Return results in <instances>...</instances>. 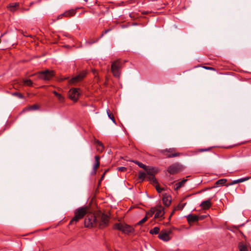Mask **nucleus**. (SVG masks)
<instances>
[{
    "mask_svg": "<svg viewBox=\"0 0 251 251\" xmlns=\"http://www.w3.org/2000/svg\"><path fill=\"white\" fill-rule=\"evenodd\" d=\"M75 216L70 221L69 225L76 224L80 220L83 218L87 213L86 207H80L75 210Z\"/></svg>",
    "mask_w": 251,
    "mask_h": 251,
    "instance_id": "obj_2",
    "label": "nucleus"
},
{
    "mask_svg": "<svg viewBox=\"0 0 251 251\" xmlns=\"http://www.w3.org/2000/svg\"><path fill=\"white\" fill-rule=\"evenodd\" d=\"M105 175V173H103L102 174V176H101V177L100 178V181H102Z\"/></svg>",
    "mask_w": 251,
    "mask_h": 251,
    "instance_id": "obj_47",
    "label": "nucleus"
},
{
    "mask_svg": "<svg viewBox=\"0 0 251 251\" xmlns=\"http://www.w3.org/2000/svg\"><path fill=\"white\" fill-rule=\"evenodd\" d=\"M211 198H209L207 200L203 201L201 203L200 206L203 210H207L211 207L212 203L211 202Z\"/></svg>",
    "mask_w": 251,
    "mask_h": 251,
    "instance_id": "obj_16",
    "label": "nucleus"
},
{
    "mask_svg": "<svg viewBox=\"0 0 251 251\" xmlns=\"http://www.w3.org/2000/svg\"><path fill=\"white\" fill-rule=\"evenodd\" d=\"M226 181H227L226 179H225V178L220 179L217 180L215 182V184L216 186H213L211 187H209V188H207L205 189V190L210 189H212L213 188H214V187H215L216 186H218L224 185L226 184Z\"/></svg>",
    "mask_w": 251,
    "mask_h": 251,
    "instance_id": "obj_20",
    "label": "nucleus"
},
{
    "mask_svg": "<svg viewBox=\"0 0 251 251\" xmlns=\"http://www.w3.org/2000/svg\"><path fill=\"white\" fill-rule=\"evenodd\" d=\"M211 148H208L207 149H198V152H203V151H210L211 150Z\"/></svg>",
    "mask_w": 251,
    "mask_h": 251,
    "instance_id": "obj_43",
    "label": "nucleus"
},
{
    "mask_svg": "<svg viewBox=\"0 0 251 251\" xmlns=\"http://www.w3.org/2000/svg\"><path fill=\"white\" fill-rule=\"evenodd\" d=\"M159 151L167 158L178 157L181 154L180 153L177 152L176 149L174 148L162 150Z\"/></svg>",
    "mask_w": 251,
    "mask_h": 251,
    "instance_id": "obj_6",
    "label": "nucleus"
},
{
    "mask_svg": "<svg viewBox=\"0 0 251 251\" xmlns=\"http://www.w3.org/2000/svg\"><path fill=\"white\" fill-rule=\"evenodd\" d=\"M76 12V9H71L68 10L66 11L65 12H64L63 14H61L59 15L57 19H60L62 18L63 16H64L65 17H71L72 16H74Z\"/></svg>",
    "mask_w": 251,
    "mask_h": 251,
    "instance_id": "obj_12",
    "label": "nucleus"
},
{
    "mask_svg": "<svg viewBox=\"0 0 251 251\" xmlns=\"http://www.w3.org/2000/svg\"><path fill=\"white\" fill-rule=\"evenodd\" d=\"M19 5V3H12L10 4L8 6V8H9V10L12 11L14 12L16 9V7L18 6Z\"/></svg>",
    "mask_w": 251,
    "mask_h": 251,
    "instance_id": "obj_31",
    "label": "nucleus"
},
{
    "mask_svg": "<svg viewBox=\"0 0 251 251\" xmlns=\"http://www.w3.org/2000/svg\"><path fill=\"white\" fill-rule=\"evenodd\" d=\"M202 218H203V217H202V218H201V219L202 220Z\"/></svg>",
    "mask_w": 251,
    "mask_h": 251,
    "instance_id": "obj_55",
    "label": "nucleus"
},
{
    "mask_svg": "<svg viewBox=\"0 0 251 251\" xmlns=\"http://www.w3.org/2000/svg\"><path fill=\"white\" fill-rule=\"evenodd\" d=\"M75 216L70 221L69 225L76 224L80 220L83 218L87 213L86 207H80L75 210Z\"/></svg>",
    "mask_w": 251,
    "mask_h": 251,
    "instance_id": "obj_1",
    "label": "nucleus"
},
{
    "mask_svg": "<svg viewBox=\"0 0 251 251\" xmlns=\"http://www.w3.org/2000/svg\"><path fill=\"white\" fill-rule=\"evenodd\" d=\"M69 79V77H65V78H64L63 79V80H65V79Z\"/></svg>",
    "mask_w": 251,
    "mask_h": 251,
    "instance_id": "obj_52",
    "label": "nucleus"
},
{
    "mask_svg": "<svg viewBox=\"0 0 251 251\" xmlns=\"http://www.w3.org/2000/svg\"><path fill=\"white\" fill-rule=\"evenodd\" d=\"M33 82L31 79H25L24 80V84L28 86H31L32 85Z\"/></svg>",
    "mask_w": 251,
    "mask_h": 251,
    "instance_id": "obj_37",
    "label": "nucleus"
},
{
    "mask_svg": "<svg viewBox=\"0 0 251 251\" xmlns=\"http://www.w3.org/2000/svg\"><path fill=\"white\" fill-rule=\"evenodd\" d=\"M111 30V28H109V29L104 30V31H103L102 32L101 35L99 37V38L100 39L101 38L104 36V34H106L107 33H108V32H109Z\"/></svg>",
    "mask_w": 251,
    "mask_h": 251,
    "instance_id": "obj_41",
    "label": "nucleus"
},
{
    "mask_svg": "<svg viewBox=\"0 0 251 251\" xmlns=\"http://www.w3.org/2000/svg\"><path fill=\"white\" fill-rule=\"evenodd\" d=\"M95 144L97 145V149L98 151L102 152L104 150V146L103 144L99 140H96Z\"/></svg>",
    "mask_w": 251,
    "mask_h": 251,
    "instance_id": "obj_23",
    "label": "nucleus"
},
{
    "mask_svg": "<svg viewBox=\"0 0 251 251\" xmlns=\"http://www.w3.org/2000/svg\"><path fill=\"white\" fill-rule=\"evenodd\" d=\"M12 95L13 96H16V97H18L19 98H20V99H24V95L22 93H19V92H17L13 93L12 94Z\"/></svg>",
    "mask_w": 251,
    "mask_h": 251,
    "instance_id": "obj_35",
    "label": "nucleus"
},
{
    "mask_svg": "<svg viewBox=\"0 0 251 251\" xmlns=\"http://www.w3.org/2000/svg\"><path fill=\"white\" fill-rule=\"evenodd\" d=\"M101 181H100V180H99V183H98V185H99V186H100V184H101Z\"/></svg>",
    "mask_w": 251,
    "mask_h": 251,
    "instance_id": "obj_49",
    "label": "nucleus"
},
{
    "mask_svg": "<svg viewBox=\"0 0 251 251\" xmlns=\"http://www.w3.org/2000/svg\"><path fill=\"white\" fill-rule=\"evenodd\" d=\"M39 106L37 104H34L29 106L27 108L28 110H37L39 109Z\"/></svg>",
    "mask_w": 251,
    "mask_h": 251,
    "instance_id": "obj_36",
    "label": "nucleus"
},
{
    "mask_svg": "<svg viewBox=\"0 0 251 251\" xmlns=\"http://www.w3.org/2000/svg\"><path fill=\"white\" fill-rule=\"evenodd\" d=\"M162 201L163 203L166 206H169L171 203L172 202V197L170 195L167 194V193H164L163 194L162 197Z\"/></svg>",
    "mask_w": 251,
    "mask_h": 251,
    "instance_id": "obj_14",
    "label": "nucleus"
},
{
    "mask_svg": "<svg viewBox=\"0 0 251 251\" xmlns=\"http://www.w3.org/2000/svg\"><path fill=\"white\" fill-rule=\"evenodd\" d=\"M98 225V221L96 216L93 213L89 214L84 220V226L86 227H94Z\"/></svg>",
    "mask_w": 251,
    "mask_h": 251,
    "instance_id": "obj_5",
    "label": "nucleus"
},
{
    "mask_svg": "<svg viewBox=\"0 0 251 251\" xmlns=\"http://www.w3.org/2000/svg\"><path fill=\"white\" fill-rule=\"evenodd\" d=\"M202 218H203V217H202V218H201V219L202 220Z\"/></svg>",
    "mask_w": 251,
    "mask_h": 251,
    "instance_id": "obj_56",
    "label": "nucleus"
},
{
    "mask_svg": "<svg viewBox=\"0 0 251 251\" xmlns=\"http://www.w3.org/2000/svg\"><path fill=\"white\" fill-rule=\"evenodd\" d=\"M248 179H249V177H248L241 178H240L238 179L234 180L232 181L231 182L226 184V187H228L229 186L238 183L243 182L245 181Z\"/></svg>",
    "mask_w": 251,
    "mask_h": 251,
    "instance_id": "obj_21",
    "label": "nucleus"
},
{
    "mask_svg": "<svg viewBox=\"0 0 251 251\" xmlns=\"http://www.w3.org/2000/svg\"><path fill=\"white\" fill-rule=\"evenodd\" d=\"M155 211L154 218L162 217L165 214L164 208L161 205L157 206L156 208H155Z\"/></svg>",
    "mask_w": 251,
    "mask_h": 251,
    "instance_id": "obj_13",
    "label": "nucleus"
},
{
    "mask_svg": "<svg viewBox=\"0 0 251 251\" xmlns=\"http://www.w3.org/2000/svg\"><path fill=\"white\" fill-rule=\"evenodd\" d=\"M106 112H107V115H108V117L109 118V119H110L114 124H116V120L115 119L114 115L111 112L110 109H107L106 110Z\"/></svg>",
    "mask_w": 251,
    "mask_h": 251,
    "instance_id": "obj_29",
    "label": "nucleus"
},
{
    "mask_svg": "<svg viewBox=\"0 0 251 251\" xmlns=\"http://www.w3.org/2000/svg\"><path fill=\"white\" fill-rule=\"evenodd\" d=\"M186 217L189 224L194 223L199 220V216L196 215L189 214Z\"/></svg>",
    "mask_w": 251,
    "mask_h": 251,
    "instance_id": "obj_19",
    "label": "nucleus"
},
{
    "mask_svg": "<svg viewBox=\"0 0 251 251\" xmlns=\"http://www.w3.org/2000/svg\"><path fill=\"white\" fill-rule=\"evenodd\" d=\"M185 205V203L183 204L182 206L181 207L180 209H182L184 207Z\"/></svg>",
    "mask_w": 251,
    "mask_h": 251,
    "instance_id": "obj_51",
    "label": "nucleus"
},
{
    "mask_svg": "<svg viewBox=\"0 0 251 251\" xmlns=\"http://www.w3.org/2000/svg\"><path fill=\"white\" fill-rule=\"evenodd\" d=\"M150 13V12H148V11H144V12H142V14H148V13Z\"/></svg>",
    "mask_w": 251,
    "mask_h": 251,
    "instance_id": "obj_48",
    "label": "nucleus"
},
{
    "mask_svg": "<svg viewBox=\"0 0 251 251\" xmlns=\"http://www.w3.org/2000/svg\"><path fill=\"white\" fill-rule=\"evenodd\" d=\"M160 228L158 227H154L153 229L150 230V233L151 234H159Z\"/></svg>",
    "mask_w": 251,
    "mask_h": 251,
    "instance_id": "obj_34",
    "label": "nucleus"
},
{
    "mask_svg": "<svg viewBox=\"0 0 251 251\" xmlns=\"http://www.w3.org/2000/svg\"><path fill=\"white\" fill-rule=\"evenodd\" d=\"M100 157L99 155H96L95 156V163L93 165V170L92 172V174L95 175L97 173V170L100 167Z\"/></svg>",
    "mask_w": 251,
    "mask_h": 251,
    "instance_id": "obj_15",
    "label": "nucleus"
},
{
    "mask_svg": "<svg viewBox=\"0 0 251 251\" xmlns=\"http://www.w3.org/2000/svg\"><path fill=\"white\" fill-rule=\"evenodd\" d=\"M187 181V179H183L181 181L176 183L175 185V190L177 191L179 190L181 187L183 186L185 182Z\"/></svg>",
    "mask_w": 251,
    "mask_h": 251,
    "instance_id": "obj_22",
    "label": "nucleus"
},
{
    "mask_svg": "<svg viewBox=\"0 0 251 251\" xmlns=\"http://www.w3.org/2000/svg\"><path fill=\"white\" fill-rule=\"evenodd\" d=\"M85 2H87L88 0H84Z\"/></svg>",
    "mask_w": 251,
    "mask_h": 251,
    "instance_id": "obj_54",
    "label": "nucleus"
},
{
    "mask_svg": "<svg viewBox=\"0 0 251 251\" xmlns=\"http://www.w3.org/2000/svg\"><path fill=\"white\" fill-rule=\"evenodd\" d=\"M176 210V209H174L173 212L171 213V215H170L169 217V221H170L171 220V217L173 215L174 212H175V211Z\"/></svg>",
    "mask_w": 251,
    "mask_h": 251,
    "instance_id": "obj_46",
    "label": "nucleus"
},
{
    "mask_svg": "<svg viewBox=\"0 0 251 251\" xmlns=\"http://www.w3.org/2000/svg\"><path fill=\"white\" fill-rule=\"evenodd\" d=\"M147 179L148 180H149L150 182H151L153 184H157L158 181L156 179V178L155 177V175L152 176H149L147 177Z\"/></svg>",
    "mask_w": 251,
    "mask_h": 251,
    "instance_id": "obj_32",
    "label": "nucleus"
},
{
    "mask_svg": "<svg viewBox=\"0 0 251 251\" xmlns=\"http://www.w3.org/2000/svg\"><path fill=\"white\" fill-rule=\"evenodd\" d=\"M244 224H242V225H239L238 226H233L230 227V230H231V231H233V232L238 231L240 234L244 235L243 232L241 230H239V228L240 226H242Z\"/></svg>",
    "mask_w": 251,
    "mask_h": 251,
    "instance_id": "obj_25",
    "label": "nucleus"
},
{
    "mask_svg": "<svg viewBox=\"0 0 251 251\" xmlns=\"http://www.w3.org/2000/svg\"><path fill=\"white\" fill-rule=\"evenodd\" d=\"M135 230L134 228L131 226L127 225L124 224L123 232L126 234H129L130 233H132L134 232Z\"/></svg>",
    "mask_w": 251,
    "mask_h": 251,
    "instance_id": "obj_17",
    "label": "nucleus"
},
{
    "mask_svg": "<svg viewBox=\"0 0 251 251\" xmlns=\"http://www.w3.org/2000/svg\"><path fill=\"white\" fill-rule=\"evenodd\" d=\"M81 90L78 88H72L69 92L68 95L69 98L73 100L74 102H76L78 100L79 96L81 95Z\"/></svg>",
    "mask_w": 251,
    "mask_h": 251,
    "instance_id": "obj_9",
    "label": "nucleus"
},
{
    "mask_svg": "<svg viewBox=\"0 0 251 251\" xmlns=\"http://www.w3.org/2000/svg\"><path fill=\"white\" fill-rule=\"evenodd\" d=\"M100 39L99 38V37L98 38H97V39H91L89 40V41H88L87 42V43L89 45H92L93 44L97 43Z\"/></svg>",
    "mask_w": 251,
    "mask_h": 251,
    "instance_id": "obj_38",
    "label": "nucleus"
},
{
    "mask_svg": "<svg viewBox=\"0 0 251 251\" xmlns=\"http://www.w3.org/2000/svg\"><path fill=\"white\" fill-rule=\"evenodd\" d=\"M55 73L53 70L47 69L45 71H40L35 74L39 79L48 81L50 80L54 76Z\"/></svg>",
    "mask_w": 251,
    "mask_h": 251,
    "instance_id": "obj_3",
    "label": "nucleus"
},
{
    "mask_svg": "<svg viewBox=\"0 0 251 251\" xmlns=\"http://www.w3.org/2000/svg\"><path fill=\"white\" fill-rule=\"evenodd\" d=\"M203 68L207 70H215V69H214V68H212V67H210L204 66Z\"/></svg>",
    "mask_w": 251,
    "mask_h": 251,
    "instance_id": "obj_45",
    "label": "nucleus"
},
{
    "mask_svg": "<svg viewBox=\"0 0 251 251\" xmlns=\"http://www.w3.org/2000/svg\"><path fill=\"white\" fill-rule=\"evenodd\" d=\"M124 224L121 223H116L113 226L114 229H117L123 232Z\"/></svg>",
    "mask_w": 251,
    "mask_h": 251,
    "instance_id": "obj_26",
    "label": "nucleus"
},
{
    "mask_svg": "<svg viewBox=\"0 0 251 251\" xmlns=\"http://www.w3.org/2000/svg\"><path fill=\"white\" fill-rule=\"evenodd\" d=\"M117 170L120 172H126L127 170V168L125 167H119L117 168Z\"/></svg>",
    "mask_w": 251,
    "mask_h": 251,
    "instance_id": "obj_42",
    "label": "nucleus"
},
{
    "mask_svg": "<svg viewBox=\"0 0 251 251\" xmlns=\"http://www.w3.org/2000/svg\"><path fill=\"white\" fill-rule=\"evenodd\" d=\"M182 170V165L177 162L169 166L167 171L171 175H176L181 172Z\"/></svg>",
    "mask_w": 251,
    "mask_h": 251,
    "instance_id": "obj_8",
    "label": "nucleus"
},
{
    "mask_svg": "<svg viewBox=\"0 0 251 251\" xmlns=\"http://www.w3.org/2000/svg\"><path fill=\"white\" fill-rule=\"evenodd\" d=\"M166 224L167 225H168V224H169V222L168 223H167Z\"/></svg>",
    "mask_w": 251,
    "mask_h": 251,
    "instance_id": "obj_53",
    "label": "nucleus"
},
{
    "mask_svg": "<svg viewBox=\"0 0 251 251\" xmlns=\"http://www.w3.org/2000/svg\"><path fill=\"white\" fill-rule=\"evenodd\" d=\"M108 171H109V169H107V170H106L104 171V173H105V174H106V173Z\"/></svg>",
    "mask_w": 251,
    "mask_h": 251,
    "instance_id": "obj_50",
    "label": "nucleus"
},
{
    "mask_svg": "<svg viewBox=\"0 0 251 251\" xmlns=\"http://www.w3.org/2000/svg\"><path fill=\"white\" fill-rule=\"evenodd\" d=\"M110 217L105 214L102 213L100 216V220L98 223L99 227L100 229L104 228L109 225Z\"/></svg>",
    "mask_w": 251,
    "mask_h": 251,
    "instance_id": "obj_10",
    "label": "nucleus"
},
{
    "mask_svg": "<svg viewBox=\"0 0 251 251\" xmlns=\"http://www.w3.org/2000/svg\"><path fill=\"white\" fill-rule=\"evenodd\" d=\"M238 248L240 251H248L247 246L242 242L238 244Z\"/></svg>",
    "mask_w": 251,
    "mask_h": 251,
    "instance_id": "obj_24",
    "label": "nucleus"
},
{
    "mask_svg": "<svg viewBox=\"0 0 251 251\" xmlns=\"http://www.w3.org/2000/svg\"><path fill=\"white\" fill-rule=\"evenodd\" d=\"M123 63L120 59L114 61L112 63L111 70L115 77H120L121 74V70L123 68Z\"/></svg>",
    "mask_w": 251,
    "mask_h": 251,
    "instance_id": "obj_4",
    "label": "nucleus"
},
{
    "mask_svg": "<svg viewBox=\"0 0 251 251\" xmlns=\"http://www.w3.org/2000/svg\"><path fill=\"white\" fill-rule=\"evenodd\" d=\"M148 220L147 216H146L143 219H142L141 221H140L138 223H137L136 225H141L144 223Z\"/></svg>",
    "mask_w": 251,
    "mask_h": 251,
    "instance_id": "obj_40",
    "label": "nucleus"
},
{
    "mask_svg": "<svg viewBox=\"0 0 251 251\" xmlns=\"http://www.w3.org/2000/svg\"><path fill=\"white\" fill-rule=\"evenodd\" d=\"M146 170H144L147 172V174L149 175V176H152L155 175L157 172L158 170L156 168L153 167H149V166H147Z\"/></svg>",
    "mask_w": 251,
    "mask_h": 251,
    "instance_id": "obj_18",
    "label": "nucleus"
},
{
    "mask_svg": "<svg viewBox=\"0 0 251 251\" xmlns=\"http://www.w3.org/2000/svg\"><path fill=\"white\" fill-rule=\"evenodd\" d=\"M131 161L134 163L135 164L137 165L139 167L143 169L144 170H146V169L147 168V166L145 165V164H143L142 163H141L137 160H131Z\"/></svg>",
    "mask_w": 251,
    "mask_h": 251,
    "instance_id": "obj_30",
    "label": "nucleus"
},
{
    "mask_svg": "<svg viewBox=\"0 0 251 251\" xmlns=\"http://www.w3.org/2000/svg\"><path fill=\"white\" fill-rule=\"evenodd\" d=\"M146 177V174L141 171H140L138 173V178L141 180V182L144 181L145 180Z\"/></svg>",
    "mask_w": 251,
    "mask_h": 251,
    "instance_id": "obj_27",
    "label": "nucleus"
},
{
    "mask_svg": "<svg viewBox=\"0 0 251 251\" xmlns=\"http://www.w3.org/2000/svg\"><path fill=\"white\" fill-rule=\"evenodd\" d=\"M172 232L171 230L167 232L166 230H162L158 235V238L164 241H168L170 240L169 234Z\"/></svg>",
    "mask_w": 251,
    "mask_h": 251,
    "instance_id": "obj_11",
    "label": "nucleus"
},
{
    "mask_svg": "<svg viewBox=\"0 0 251 251\" xmlns=\"http://www.w3.org/2000/svg\"><path fill=\"white\" fill-rule=\"evenodd\" d=\"M87 73V71L85 70L80 72L77 75L69 79V84L75 85L77 83L82 81L86 77Z\"/></svg>",
    "mask_w": 251,
    "mask_h": 251,
    "instance_id": "obj_7",
    "label": "nucleus"
},
{
    "mask_svg": "<svg viewBox=\"0 0 251 251\" xmlns=\"http://www.w3.org/2000/svg\"><path fill=\"white\" fill-rule=\"evenodd\" d=\"M155 212V208L152 207L149 211L146 213V215L148 217H151L154 214Z\"/></svg>",
    "mask_w": 251,
    "mask_h": 251,
    "instance_id": "obj_33",
    "label": "nucleus"
},
{
    "mask_svg": "<svg viewBox=\"0 0 251 251\" xmlns=\"http://www.w3.org/2000/svg\"><path fill=\"white\" fill-rule=\"evenodd\" d=\"M5 33L2 34L0 37V43H1V41L2 40L4 42H7V41L3 39L4 35H5Z\"/></svg>",
    "mask_w": 251,
    "mask_h": 251,
    "instance_id": "obj_44",
    "label": "nucleus"
},
{
    "mask_svg": "<svg viewBox=\"0 0 251 251\" xmlns=\"http://www.w3.org/2000/svg\"><path fill=\"white\" fill-rule=\"evenodd\" d=\"M53 93L54 95L57 97L58 100L60 102H63L64 100V97L60 94L58 93L56 91H53Z\"/></svg>",
    "mask_w": 251,
    "mask_h": 251,
    "instance_id": "obj_28",
    "label": "nucleus"
},
{
    "mask_svg": "<svg viewBox=\"0 0 251 251\" xmlns=\"http://www.w3.org/2000/svg\"><path fill=\"white\" fill-rule=\"evenodd\" d=\"M156 184V185L155 186V189L158 193H160L162 191L164 190V188H162L160 187V186H159L158 183L157 184Z\"/></svg>",
    "mask_w": 251,
    "mask_h": 251,
    "instance_id": "obj_39",
    "label": "nucleus"
}]
</instances>
